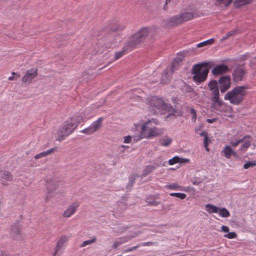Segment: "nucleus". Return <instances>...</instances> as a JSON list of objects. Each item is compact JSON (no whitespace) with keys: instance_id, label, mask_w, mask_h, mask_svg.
I'll use <instances>...</instances> for the list:
<instances>
[{"instance_id":"nucleus-1","label":"nucleus","mask_w":256,"mask_h":256,"mask_svg":"<svg viewBox=\"0 0 256 256\" xmlns=\"http://www.w3.org/2000/svg\"><path fill=\"white\" fill-rule=\"evenodd\" d=\"M82 120V117L79 115H74L67 119L56 133V140L61 142L64 140L74 132L78 124Z\"/></svg>"},{"instance_id":"nucleus-2","label":"nucleus","mask_w":256,"mask_h":256,"mask_svg":"<svg viewBox=\"0 0 256 256\" xmlns=\"http://www.w3.org/2000/svg\"><path fill=\"white\" fill-rule=\"evenodd\" d=\"M64 182L54 178H48L46 180V193L44 200L49 202L52 198L60 193L58 189L62 187Z\"/></svg>"},{"instance_id":"nucleus-3","label":"nucleus","mask_w":256,"mask_h":256,"mask_svg":"<svg viewBox=\"0 0 256 256\" xmlns=\"http://www.w3.org/2000/svg\"><path fill=\"white\" fill-rule=\"evenodd\" d=\"M246 86H236L228 92L224 96V99L229 100L232 104L238 105L243 101L246 94Z\"/></svg>"},{"instance_id":"nucleus-4","label":"nucleus","mask_w":256,"mask_h":256,"mask_svg":"<svg viewBox=\"0 0 256 256\" xmlns=\"http://www.w3.org/2000/svg\"><path fill=\"white\" fill-rule=\"evenodd\" d=\"M148 104L151 107L158 110L171 112L168 115L166 118L172 116L176 112L172 106L167 102L164 101L162 98L156 96H152L147 98Z\"/></svg>"},{"instance_id":"nucleus-5","label":"nucleus","mask_w":256,"mask_h":256,"mask_svg":"<svg viewBox=\"0 0 256 256\" xmlns=\"http://www.w3.org/2000/svg\"><path fill=\"white\" fill-rule=\"evenodd\" d=\"M208 72V63L203 62L194 64L192 69L194 81L198 83L205 81Z\"/></svg>"},{"instance_id":"nucleus-6","label":"nucleus","mask_w":256,"mask_h":256,"mask_svg":"<svg viewBox=\"0 0 256 256\" xmlns=\"http://www.w3.org/2000/svg\"><path fill=\"white\" fill-rule=\"evenodd\" d=\"M152 122L156 124H158L156 120L152 118L142 124L141 128V134L144 138H150L160 136L163 133V130L162 129L158 128L156 127H150V124Z\"/></svg>"},{"instance_id":"nucleus-7","label":"nucleus","mask_w":256,"mask_h":256,"mask_svg":"<svg viewBox=\"0 0 256 256\" xmlns=\"http://www.w3.org/2000/svg\"><path fill=\"white\" fill-rule=\"evenodd\" d=\"M150 32L149 27H142L134 34L129 38L128 45L130 48H134L144 42Z\"/></svg>"},{"instance_id":"nucleus-8","label":"nucleus","mask_w":256,"mask_h":256,"mask_svg":"<svg viewBox=\"0 0 256 256\" xmlns=\"http://www.w3.org/2000/svg\"><path fill=\"white\" fill-rule=\"evenodd\" d=\"M183 56L176 58L173 62L172 65L166 68L163 72L161 78V83L166 84L168 82L174 70H176L182 61Z\"/></svg>"},{"instance_id":"nucleus-9","label":"nucleus","mask_w":256,"mask_h":256,"mask_svg":"<svg viewBox=\"0 0 256 256\" xmlns=\"http://www.w3.org/2000/svg\"><path fill=\"white\" fill-rule=\"evenodd\" d=\"M22 224L20 220H17L11 226L10 229V236L14 240H20L24 236L22 231Z\"/></svg>"},{"instance_id":"nucleus-10","label":"nucleus","mask_w":256,"mask_h":256,"mask_svg":"<svg viewBox=\"0 0 256 256\" xmlns=\"http://www.w3.org/2000/svg\"><path fill=\"white\" fill-rule=\"evenodd\" d=\"M102 118H98L96 121L93 122L90 126L80 131V132L86 135H90L98 132L102 126Z\"/></svg>"},{"instance_id":"nucleus-11","label":"nucleus","mask_w":256,"mask_h":256,"mask_svg":"<svg viewBox=\"0 0 256 256\" xmlns=\"http://www.w3.org/2000/svg\"><path fill=\"white\" fill-rule=\"evenodd\" d=\"M69 237L66 235H62L58 238L54 251L52 253V256H60L61 249L64 244L68 240Z\"/></svg>"},{"instance_id":"nucleus-12","label":"nucleus","mask_w":256,"mask_h":256,"mask_svg":"<svg viewBox=\"0 0 256 256\" xmlns=\"http://www.w3.org/2000/svg\"><path fill=\"white\" fill-rule=\"evenodd\" d=\"M38 69L32 68L28 70L22 78V82L24 84H29L38 76Z\"/></svg>"},{"instance_id":"nucleus-13","label":"nucleus","mask_w":256,"mask_h":256,"mask_svg":"<svg viewBox=\"0 0 256 256\" xmlns=\"http://www.w3.org/2000/svg\"><path fill=\"white\" fill-rule=\"evenodd\" d=\"M218 82L220 92L224 93L228 90L230 86V77L228 76H223L220 78Z\"/></svg>"},{"instance_id":"nucleus-14","label":"nucleus","mask_w":256,"mask_h":256,"mask_svg":"<svg viewBox=\"0 0 256 256\" xmlns=\"http://www.w3.org/2000/svg\"><path fill=\"white\" fill-rule=\"evenodd\" d=\"M242 145L238 150V152L240 154H243L246 152L248 148L250 146L252 142L251 137L248 136H245L240 139Z\"/></svg>"},{"instance_id":"nucleus-15","label":"nucleus","mask_w":256,"mask_h":256,"mask_svg":"<svg viewBox=\"0 0 256 256\" xmlns=\"http://www.w3.org/2000/svg\"><path fill=\"white\" fill-rule=\"evenodd\" d=\"M246 70L243 67L239 66L236 68L233 72V80L238 82L242 81L245 76Z\"/></svg>"},{"instance_id":"nucleus-16","label":"nucleus","mask_w":256,"mask_h":256,"mask_svg":"<svg viewBox=\"0 0 256 256\" xmlns=\"http://www.w3.org/2000/svg\"><path fill=\"white\" fill-rule=\"evenodd\" d=\"M180 14L175 16L164 20V24L166 26H174L182 23V19Z\"/></svg>"},{"instance_id":"nucleus-17","label":"nucleus","mask_w":256,"mask_h":256,"mask_svg":"<svg viewBox=\"0 0 256 256\" xmlns=\"http://www.w3.org/2000/svg\"><path fill=\"white\" fill-rule=\"evenodd\" d=\"M228 66L225 64H220L215 66L212 70V74L214 76L222 74L228 72Z\"/></svg>"},{"instance_id":"nucleus-18","label":"nucleus","mask_w":256,"mask_h":256,"mask_svg":"<svg viewBox=\"0 0 256 256\" xmlns=\"http://www.w3.org/2000/svg\"><path fill=\"white\" fill-rule=\"evenodd\" d=\"M78 207V203L72 204L66 209L62 214V216L67 218H70L75 213Z\"/></svg>"},{"instance_id":"nucleus-19","label":"nucleus","mask_w":256,"mask_h":256,"mask_svg":"<svg viewBox=\"0 0 256 256\" xmlns=\"http://www.w3.org/2000/svg\"><path fill=\"white\" fill-rule=\"evenodd\" d=\"M221 154L226 158H230L231 156H237V153L230 146H225L222 150Z\"/></svg>"},{"instance_id":"nucleus-20","label":"nucleus","mask_w":256,"mask_h":256,"mask_svg":"<svg viewBox=\"0 0 256 256\" xmlns=\"http://www.w3.org/2000/svg\"><path fill=\"white\" fill-rule=\"evenodd\" d=\"M13 176L11 173L8 171H4L1 176V184L6 186L8 182L12 180Z\"/></svg>"},{"instance_id":"nucleus-21","label":"nucleus","mask_w":256,"mask_h":256,"mask_svg":"<svg viewBox=\"0 0 256 256\" xmlns=\"http://www.w3.org/2000/svg\"><path fill=\"white\" fill-rule=\"evenodd\" d=\"M56 148H52L46 151L42 152L34 156V158L38 160V158L46 156L48 155L51 154L56 151Z\"/></svg>"},{"instance_id":"nucleus-22","label":"nucleus","mask_w":256,"mask_h":256,"mask_svg":"<svg viewBox=\"0 0 256 256\" xmlns=\"http://www.w3.org/2000/svg\"><path fill=\"white\" fill-rule=\"evenodd\" d=\"M214 4L218 6H228L232 2L233 0H213Z\"/></svg>"},{"instance_id":"nucleus-23","label":"nucleus","mask_w":256,"mask_h":256,"mask_svg":"<svg viewBox=\"0 0 256 256\" xmlns=\"http://www.w3.org/2000/svg\"><path fill=\"white\" fill-rule=\"evenodd\" d=\"M210 100L212 102V108L216 110H218L223 104L222 101L220 98H210Z\"/></svg>"},{"instance_id":"nucleus-24","label":"nucleus","mask_w":256,"mask_h":256,"mask_svg":"<svg viewBox=\"0 0 256 256\" xmlns=\"http://www.w3.org/2000/svg\"><path fill=\"white\" fill-rule=\"evenodd\" d=\"M180 16H182L181 18L183 23L194 18L195 16V14L193 12H185L180 14Z\"/></svg>"},{"instance_id":"nucleus-25","label":"nucleus","mask_w":256,"mask_h":256,"mask_svg":"<svg viewBox=\"0 0 256 256\" xmlns=\"http://www.w3.org/2000/svg\"><path fill=\"white\" fill-rule=\"evenodd\" d=\"M172 142V139L167 136L162 137L159 140L160 144L164 146H169L171 144Z\"/></svg>"},{"instance_id":"nucleus-26","label":"nucleus","mask_w":256,"mask_h":256,"mask_svg":"<svg viewBox=\"0 0 256 256\" xmlns=\"http://www.w3.org/2000/svg\"><path fill=\"white\" fill-rule=\"evenodd\" d=\"M250 0H235L234 2V5L235 8H238L243 6L250 4Z\"/></svg>"},{"instance_id":"nucleus-27","label":"nucleus","mask_w":256,"mask_h":256,"mask_svg":"<svg viewBox=\"0 0 256 256\" xmlns=\"http://www.w3.org/2000/svg\"><path fill=\"white\" fill-rule=\"evenodd\" d=\"M218 208L212 204H208L206 205V208L207 212L209 214L217 213Z\"/></svg>"},{"instance_id":"nucleus-28","label":"nucleus","mask_w":256,"mask_h":256,"mask_svg":"<svg viewBox=\"0 0 256 256\" xmlns=\"http://www.w3.org/2000/svg\"><path fill=\"white\" fill-rule=\"evenodd\" d=\"M218 214L224 218H227L230 216V213L228 210L225 208H218Z\"/></svg>"},{"instance_id":"nucleus-29","label":"nucleus","mask_w":256,"mask_h":256,"mask_svg":"<svg viewBox=\"0 0 256 256\" xmlns=\"http://www.w3.org/2000/svg\"><path fill=\"white\" fill-rule=\"evenodd\" d=\"M125 26L123 24L118 23L112 26L110 28L112 32H119L123 30Z\"/></svg>"},{"instance_id":"nucleus-30","label":"nucleus","mask_w":256,"mask_h":256,"mask_svg":"<svg viewBox=\"0 0 256 256\" xmlns=\"http://www.w3.org/2000/svg\"><path fill=\"white\" fill-rule=\"evenodd\" d=\"M209 89L210 91L218 90V82L216 80H214L210 81L208 84Z\"/></svg>"},{"instance_id":"nucleus-31","label":"nucleus","mask_w":256,"mask_h":256,"mask_svg":"<svg viewBox=\"0 0 256 256\" xmlns=\"http://www.w3.org/2000/svg\"><path fill=\"white\" fill-rule=\"evenodd\" d=\"M96 241V238L94 237L91 240H85L83 242L80 246V248H84L88 245H90Z\"/></svg>"},{"instance_id":"nucleus-32","label":"nucleus","mask_w":256,"mask_h":256,"mask_svg":"<svg viewBox=\"0 0 256 256\" xmlns=\"http://www.w3.org/2000/svg\"><path fill=\"white\" fill-rule=\"evenodd\" d=\"M200 136H204V146L205 147V148H206V151H208L209 150H208V136L207 134H206V132H202L200 134Z\"/></svg>"},{"instance_id":"nucleus-33","label":"nucleus","mask_w":256,"mask_h":256,"mask_svg":"<svg viewBox=\"0 0 256 256\" xmlns=\"http://www.w3.org/2000/svg\"><path fill=\"white\" fill-rule=\"evenodd\" d=\"M214 42V39L210 38V40H206L204 42H203L198 44L197 45V47L201 48V47L204 46L206 45L212 44Z\"/></svg>"},{"instance_id":"nucleus-34","label":"nucleus","mask_w":256,"mask_h":256,"mask_svg":"<svg viewBox=\"0 0 256 256\" xmlns=\"http://www.w3.org/2000/svg\"><path fill=\"white\" fill-rule=\"evenodd\" d=\"M166 188L171 190L178 189L179 190H184L182 187L180 186L176 183H173L166 186Z\"/></svg>"},{"instance_id":"nucleus-35","label":"nucleus","mask_w":256,"mask_h":256,"mask_svg":"<svg viewBox=\"0 0 256 256\" xmlns=\"http://www.w3.org/2000/svg\"><path fill=\"white\" fill-rule=\"evenodd\" d=\"M155 169V167L153 166H147L144 171V176H146L152 172Z\"/></svg>"},{"instance_id":"nucleus-36","label":"nucleus","mask_w":256,"mask_h":256,"mask_svg":"<svg viewBox=\"0 0 256 256\" xmlns=\"http://www.w3.org/2000/svg\"><path fill=\"white\" fill-rule=\"evenodd\" d=\"M236 33V30H232L226 34L220 40V42H223L224 40L228 38L229 37L234 35Z\"/></svg>"},{"instance_id":"nucleus-37","label":"nucleus","mask_w":256,"mask_h":256,"mask_svg":"<svg viewBox=\"0 0 256 256\" xmlns=\"http://www.w3.org/2000/svg\"><path fill=\"white\" fill-rule=\"evenodd\" d=\"M170 196L178 198L181 200H183L186 197V194L184 193H171L170 194Z\"/></svg>"},{"instance_id":"nucleus-38","label":"nucleus","mask_w":256,"mask_h":256,"mask_svg":"<svg viewBox=\"0 0 256 256\" xmlns=\"http://www.w3.org/2000/svg\"><path fill=\"white\" fill-rule=\"evenodd\" d=\"M256 166V162H248L244 164V168L248 169L251 167H254Z\"/></svg>"},{"instance_id":"nucleus-39","label":"nucleus","mask_w":256,"mask_h":256,"mask_svg":"<svg viewBox=\"0 0 256 256\" xmlns=\"http://www.w3.org/2000/svg\"><path fill=\"white\" fill-rule=\"evenodd\" d=\"M224 237L232 239L236 238L237 237V234L235 232H230L227 234H225L224 235Z\"/></svg>"},{"instance_id":"nucleus-40","label":"nucleus","mask_w":256,"mask_h":256,"mask_svg":"<svg viewBox=\"0 0 256 256\" xmlns=\"http://www.w3.org/2000/svg\"><path fill=\"white\" fill-rule=\"evenodd\" d=\"M210 98H218L220 96L219 90L211 91Z\"/></svg>"},{"instance_id":"nucleus-41","label":"nucleus","mask_w":256,"mask_h":256,"mask_svg":"<svg viewBox=\"0 0 256 256\" xmlns=\"http://www.w3.org/2000/svg\"><path fill=\"white\" fill-rule=\"evenodd\" d=\"M126 206L123 202H119L118 205L117 210L118 211H122L126 210Z\"/></svg>"},{"instance_id":"nucleus-42","label":"nucleus","mask_w":256,"mask_h":256,"mask_svg":"<svg viewBox=\"0 0 256 256\" xmlns=\"http://www.w3.org/2000/svg\"><path fill=\"white\" fill-rule=\"evenodd\" d=\"M178 160H179L178 156H174L173 158H172V159L169 160L168 164L170 165H172L174 164L178 163Z\"/></svg>"},{"instance_id":"nucleus-43","label":"nucleus","mask_w":256,"mask_h":256,"mask_svg":"<svg viewBox=\"0 0 256 256\" xmlns=\"http://www.w3.org/2000/svg\"><path fill=\"white\" fill-rule=\"evenodd\" d=\"M190 112L191 114L192 115V120L194 122H195L196 119V110L194 108H190Z\"/></svg>"},{"instance_id":"nucleus-44","label":"nucleus","mask_w":256,"mask_h":256,"mask_svg":"<svg viewBox=\"0 0 256 256\" xmlns=\"http://www.w3.org/2000/svg\"><path fill=\"white\" fill-rule=\"evenodd\" d=\"M124 50H122L121 52H116L114 56V60H116L120 57H122V56H123V54H124Z\"/></svg>"},{"instance_id":"nucleus-45","label":"nucleus","mask_w":256,"mask_h":256,"mask_svg":"<svg viewBox=\"0 0 256 256\" xmlns=\"http://www.w3.org/2000/svg\"><path fill=\"white\" fill-rule=\"evenodd\" d=\"M241 142L240 139L238 140L235 142L231 141L230 142V144L231 146L233 148L236 147Z\"/></svg>"},{"instance_id":"nucleus-46","label":"nucleus","mask_w":256,"mask_h":256,"mask_svg":"<svg viewBox=\"0 0 256 256\" xmlns=\"http://www.w3.org/2000/svg\"><path fill=\"white\" fill-rule=\"evenodd\" d=\"M147 202L152 206H156L160 204V202L156 200L150 201L148 198H147Z\"/></svg>"},{"instance_id":"nucleus-47","label":"nucleus","mask_w":256,"mask_h":256,"mask_svg":"<svg viewBox=\"0 0 256 256\" xmlns=\"http://www.w3.org/2000/svg\"><path fill=\"white\" fill-rule=\"evenodd\" d=\"M137 177H138V176L136 175V174L131 176L130 177V184L131 186H132L134 182L135 179Z\"/></svg>"},{"instance_id":"nucleus-48","label":"nucleus","mask_w":256,"mask_h":256,"mask_svg":"<svg viewBox=\"0 0 256 256\" xmlns=\"http://www.w3.org/2000/svg\"><path fill=\"white\" fill-rule=\"evenodd\" d=\"M132 138L130 136H126L124 137V142L125 144H128L131 142Z\"/></svg>"},{"instance_id":"nucleus-49","label":"nucleus","mask_w":256,"mask_h":256,"mask_svg":"<svg viewBox=\"0 0 256 256\" xmlns=\"http://www.w3.org/2000/svg\"><path fill=\"white\" fill-rule=\"evenodd\" d=\"M140 246V244H138L136 246H134L130 248H128L124 250L125 252H128L131 251H132L134 250H136Z\"/></svg>"},{"instance_id":"nucleus-50","label":"nucleus","mask_w":256,"mask_h":256,"mask_svg":"<svg viewBox=\"0 0 256 256\" xmlns=\"http://www.w3.org/2000/svg\"><path fill=\"white\" fill-rule=\"evenodd\" d=\"M221 230L224 232H229V228L227 226H222L221 227Z\"/></svg>"},{"instance_id":"nucleus-51","label":"nucleus","mask_w":256,"mask_h":256,"mask_svg":"<svg viewBox=\"0 0 256 256\" xmlns=\"http://www.w3.org/2000/svg\"><path fill=\"white\" fill-rule=\"evenodd\" d=\"M179 163H186L189 162V160L185 158H180L179 157V160H178Z\"/></svg>"},{"instance_id":"nucleus-52","label":"nucleus","mask_w":256,"mask_h":256,"mask_svg":"<svg viewBox=\"0 0 256 256\" xmlns=\"http://www.w3.org/2000/svg\"><path fill=\"white\" fill-rule=\"evenodd\" d=\"M154 244V242H149L142 243V244H140V246H152Z\"/></svg>"},{"instance_id":"nucleus-53","label":"nucleus","mask_w":256,"mask_h":256,"mask_svg":"<svg viewBox=\"0 0 256 256\" xmlns=\"http://www.w3.org/2000/svg\"><path fill=\"white\" fill-rule=\"evenodd\" d=\"M172 0H166V2H165V4H164V10H166L168 9V7H167L166 5L170 3Z\"/></svg>"},{"instance_id":"nucleus-54","label":"nucleus","mask_w":256,"mask_h":256,"mask_svg":"<svg viewBox=\"0 0 256 256\" xmlns=\"http://www.w3.org/2000/svg\"><path fill=\"white\" fill-rule=\"evenodd\" d=\"M120 244H121L120 242L116 241V242H114L112 246L114 248H118V246Z\"/></svg>"},{"instance_id":"nucleus-55","label":"nucleus","mask_w":256,"mask_h":256,"mask_svg":"<svg viewBox=\"0 0 256 256\" xmlns=\"http://www.w3.org/2000/svg\"><path fill=\"white\" fill-rule=\"evenodd\" d=\"M12 75H14V78H15V79L16 80L18 78H20V74L16 73V72H12Z\"/></svg>"},{"instance_id":"nucleus-56","label":"nucleus","mask_w":256,"mask_h":256,"mask_svg":"<svg viewBox=\"0 0 256 256\" xmlns=\"http://www.w3.org/2000/svg\"><path fill=\"white\" fill-rule=\"evenodd\" d=\"M216 120V119L215 118H212V119H207L206 120V121L208 122V123H210V124H212V122H215Z\"/></svg>"},{"instance_id":"nucleus-57","label":"nucleus","mask_w":256,"mask_h":256,"mask_svg":"<svg viewBox=\"0 0 256 256\" xmlns=\"http://www.w3.org/2000/svg\"><path fill=\"white\" fill-rule=\"evenodd\" d=\"M8 80H16L15 79L14 76V75H12V76H10L8 78Z\"/></svg>"},{"instance_id":"nucleus-58","label":"nucleus","mask_w":256,"mask_h":256,"mask_svg":"<svg viewBox=\"0 0 256 256\" xmlns=\"http://www.w3.org/2000/svg\"><path fill=\"white\" fill-rule=\"evenodd\" d=\"M200 182H197V181H192V183L194 185H198Z\"/></svg>"},{"instance_id":"nucleus-59","label":"nucleus","mask_w":256,"mask_h":256,"mask_svg":"<svg viewBox=\"0 0 256 256\" xmlns=\"http://www.w3.org/2000/svg\"><path fill=\"white\" fill-rule=\"evenodd\" d=\"M228 108L230 109V110H232V108H231V107H230H230H228Z\"/></svg>"},{"instance_id":"nucleus-60","label":"nucleus","mask_w":256,"mask_h":256,"mask_svg":"<svg viewBox=\"0 0 256 256\" xmlns=\"http://www.w3.org/2000/svg\"><path fill=\"white\" fill-rule=\"evenodd\" d=\"M228 117H232V116H228Z\"/></svg>"}]
</instances>
